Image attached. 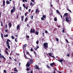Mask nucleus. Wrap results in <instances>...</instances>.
Returning a JSON list of instances; mask_svg holds the SVG:
<instances>
[{
	"mask_svg": "<svg viewBox=\"0 0 73 73\" xmlns=\"http://www.w3.org/2000/svg\"><path fill=\"white\" fill-rule=\"evenodd\" d=\"M16 9V7L15 6H13V9L11 10V13L12 14V15L13 14V13L15 12V10Z\"/></svg>",
	"mask_w": 73,
	"mask_h": 73,
	"instance_id": "f257e3e1",
	"label": "nucleus"
},
{
	"mask_svg": "<svg viewBox=\"0 0 73 73\" xmlns=\"http://www.w3.org/2000/svg\"><path fill=\"white\" fill-rule=\"evenodd\" d=\"M48 43H44V49H47L48 47Z\"/></svg>",
	"mask_w": 73,
	"mask_h": 73,
	"instance_id": "f03ea898",
	"label": "nucleus"
},
{
	"mask_svg": "<svg viewBox=\"0 0 73 73\" xmlns=\"http://www.w3.org/2000/svg\"><path fill=\"white\" fill-rule=\"evenodd\" d=\"M46 19V15H43L42 17L41 18V20H45V19Z\"/></svg>",
	"mask_w": 73,
	"mask_h": 73,
	"instance_id": "7ed1b4c3",
	"label": "nucleus"
},
{
	"mask_svg": "<svg viewBox=\"0 0 73 73\" xmlns=\"http://www.w3.org/2000/svg\"><path fill=\"white\" fill-rule=\"evenodd\" d=\"M2 57L3 58L4 60H6V59L5 57H4V56L3 55H1V53H0V58H2Z\"/></svg>",
	"mask_w": 73,
	"mask_h": 73,
	"instance_id": "20e7f679",
	"label": "nucleus"
},
{
	"mask_svg": "<svg viewBox=\"0 0 73 73\" xmlns=\"http://www.w3.org/2000/svg\"><path fill=\"white\" fill-rule=\"evenodd\" d=\"M5 1L4 0H3V5H1V7H3V6L4 7H5Z\"/></svg>",
	"mask_w": 73,
	"mask_h": 73,
	"instance_id": "39448f33",
	"label": "nucleus"
},
{
	"mask_svg": "<svg viewBox=\"0 0 73 73\" xmlns=\"http://www.w3.org/2000/svg\"><path fill=\"white\" fill-rule=\"evenodd\" d=\"M30 33H35V29H34L33 30L32 29H31L30 30Z\"/></svg>",
	"mask_w": 73,
	"mask_h": 73,
	"instance_id": "423d86ee",
	"label": "nucleus"
},
{
	"mask_svg": "<svg viewBox=\"0 0 73 73\" xmlns=\"http://www.w3.org/2000/svg\"><path fill=\"white\" fill-rule=\"evenodd\" d=\"M29 63L31 64V65H32L33 63V59H31L30 60V61L29 62Z\"/></svg>",
	"mask_w": 73,
	"mask_h": 73,
	"instance_id": "0eeeda50",
	"label": "nucleus"
},
{
	"mask_svg": "<svg viewBox=\"0 0 73 73\" xmlns=\"http://www.w3.org/2000/svg\"><path fill=\"white\" fill-rule=\"evenodd\" d=\"M30 65L31 64L29 63V62H28L26 64V66L27 67H29L30 66Z\"/></svg>",
	"mask_w": 73,
	"mask_h": 73,
	"instance_id": "6e6552de",
	"label": "nucleus"
},
{
	"mask_svg": "<svg viewBox=\"0 0 73 73\" xmlns=\"http://www.w3.org/2000/svg\"><path fill=\"white\" fill-rule=\"evenodd\" d=\"M48 54L49 55V56L50 57H53V58H55V57H54V56H53V55H52V53H48Z\"/></svg>",
	"mask_w": 73,
	"mask_h": 73,
	"instance_id": "1a4fd4ad",
	"label": "nucleus"
},
{
	"mask_svg": "<svg viewBox=\"0 0 73 73\" xmlns=\"http://www.w3.org/2000/svg\"><path fill=\"white\" fill-rule=\"evenodd\" d=\"M66 22H67V23H68L69 21V18L68 17H66Z\"/></svg>",
	"mask_w": 73,
	"mask_h": 73,
	"instance_id": "9d476101",
	"label": "nucleus"
},
{
	"mask_svg": "<svg viewBox=\"0 0 73 73\" xmlns=\"http://www.w3.org/2000/svg\"><path fill=\"white\" fill-rule=\"evenodd\" d=\"M50 66H53V65H54V66H55V65H56V64H55V63L53 62L52 63H50Z\"/></svg>",
	"mask_w": 73,
	"mask_h": 73,
	"instance_id": "9b49d317",
	"label": "nucleus"
},
{
	"mask_svg": "<svg viewBox=\"0 0 73 73\" xmlns=\"http://www.w3.org/2000/svg\"><path fill=\"white\" fill-rule=\"evenodd\" d=\"M58 61H59L60 62H61V63L62 64V62H63V59H62L58 60Z\"/></svg>",
	"mask_w": 73,
	"mask_h": 73,
	"instance_id": "f8f14e48",
	"label": "nucleus"
},
{
	"mask_svg": "<svg viewBox=\"0 0 73 73\" xmlns=\"http://www.w3.org/2000/svg\"><path fill=\"white\" fill-rule=\"evenodd\" d=\"M8 25L9 28H11V27H12V24H11V23H9L8 24Z\"/></svg>",
	"mask_w": 73,
	"mask_h": 73,
	"instance_id": "ddd939ff",
	"label": "nucleus"
},
{
	"mask_svg": "<svg viewBox=\"0 0 73 73\" xmlns=\"http://www.w3.org/2000/svg\"><path fill=\"white\" fill-rule=\"evenodd\" d=\"M24 16H21V20L23 21H24Z\"/></svg>",
	"mask_w": 73,
	"mask_h": 73,
	"instance_id": "4468645a",
	"label": "nucleus"
},
{
	"mask_svg": "<svg viewBox=\"0 0 73 73\" xmlns=\"http://www.w3.org/2000/svg\"><path fill=\"white\" fill-rule=\"evenodd\" d=\"M11 42V40H9V39H8L7 40V42H6L7 44H9V42Z\"/></svg>",
	"mask_w": 73,
	"mask_h": 73,
	"instance_id": "2eb2a0df",
	"label": "nucleus"
},
{
	"mask_svg": "<svg viewBox=\"0 0 73 73\" xmlns=\"http://www.w3.org/2000/svg\"><path fill=\"white\" fill-rule=\"evenodd\" d=\"M17 30H19V29H20V25H17Z\"/></svg>",
	"mask_w": 73,
	"mask_h": 73,
	"instance_id": "dca6fc26",
	"label": "nucleus"
},
{
	"mask_svg": "<svg viewBox=\"0 0 73 73\" xmlns=\"http://www.w3.org/2000/svg\"><path fill=\"white\" fill-rule=\"evenodd\" d=\"M7 46L9 49H10V46H9V44H7Z\"/></svg>",
	"mask_w": 73,
	"mask_h": 73,
	"instance_id": "f3484780",
	"label": "nucleus"
},
{
	"mask_svg": "<svg viewBox=\"0 0 73 73\" xmlns=\"http://www.w3.org/2000/svg\"><path fill=\"white\" fill-rule=\"evenodd\" d=\"M14 72H18V70L16 69V68H15V69L14 70Z\"/></svg>",
	"mask_w": 73,
	"mask_h": 73,
	"instance_id": "a211bd4d",
	"label": "nucleus"
},
{
	"mask_svg": "<svg viewBox=\"0 0 73 73\" xmlns=\"http://www.w3.org/2000/svg\"><path fill=\"white\" fill-rule=\"evenodd\" d=\"M30 5L31 6V7H33V5H34V4L33 3H32V2H31V3H30Z\"/></svg>",
	"mask_w": 73,
	"mask_h": 73,
	"instance_id": "6ab92c4d",
	"label": "nucleus"
},
{
	"mask_svg": "<svg viewBox=\"0 0 73 73\" xmlns=\"http://www.w3.org/2000/svg\"><path fill=\"white\" fill-rule=\"evenodd\" d=\"M36 69H39V70L40 69V68H39V67H38V66H37V65H36Z\"/></svg>",
	"mask_w": 73,
	"mask_h": 73,
	"instance_id": "aec40b11",
	"label": "nucleus"
},
{
	"mask_svg": "<svg viewBox=\"0 0 73 73\" xmlns=\"http://www.w3.org/2000/svg\"><path fill=\"white\" fill-rule=\"evenodd\" d=\"M35 34L36 35H38V31H36L35 32Z\"/></svg>",
	"mask_w": 73,
	"mask_h": 73,
	"instance_id": "412c9836",
	"label": "nucleus"
},
{
	"mask_svg": "<svg viewBox=\"0 0 73 73\" xmlns=\"http://www.w3.org/2000/svg\"><path fill=\"white\" fill-rule=\"evenodd\" d=\"M68 13H66L64 14V16H68Z\"/></svg>",
	"mask_w": 73,
	"mask_h": 73,
	"instance_id": "4be33fe9",
	"label": "nucleus"
},
{
	"mask_svg": "<svg viewBox=\"0 0 73 73\" xmlns=\"http://www.w3.org/2000/svg\"><path fill=\"white\" fill-rule=\"evenodd\" d=\"M6 3V4H10V2H9V1H7Z\"/></svg>",
	"mask_w": 73,
	"mask_h": 73,
	"instance_id": "5701e85b",
	"label": "nucleus"
},
{
	"mask_svg": "<svg viewBox=\"0 0 73 73\" xmlns=\"http://www.w3.org/2000/svg\"><path fill=\"white\" fill-rule=\"evenodd\" d=\"M54 20L55 21H57V18L56 17H55L54 18Z\"/></svg>",
	"mask_w": 73,
	"mask_h": 73,
	"instance_id": "b1692460",
	"label": "nucleus"
},
{
	"mask_svg": "<svg viewBox=\"0 0 73 73\" xmlns=\"http://www.w3.org/2000/svg\"><path fill=\"white\" fill-rule=\"evenodd\" d=\"M27 44H25L24 46H23V48H26L27 47Z\"/></svg>",
	"mask_w": 73,
	"mask_h": 73,
	"instance_id": "393cba45",
	"label": "nucleus"
},
{
	"mask_svg": "<svg viewBox=\"0 0 73 73\" xmlns=\"http://www.w3.org/2000/svg\"><path fill=\"white\" fill-rule=\"evenodd\" d=\"M8 36V35L6 34L4 36V37H7Z\"/></svg>",
	"mask_w": 73,
	"mask_h": 73,
	"instance_id": "a878e982",
	"label": "nucleus"
},
{
	"mask_svg": "<svg viewBox=\"0 0 73 73\" xmlns=\"http://www.w3.org/2000/svg\"><path fill=\"white\" fill-rule=\"evenodd\" d=\"M27 20H28V18L26 17L25 20V21H27Z\"/></svg>",
	"mask_w": 73,
	"mask_h": 73,
	"instance_id": "bb28decb",
	"label": "nucleus"
},
{
	"mask_svg": "<svg viewBox=\"0 0 73 73\" xmlns=\"http://www.w3.org/2000/svg\"><path fill=\"white\" fill-rule=\"evenodd\" d=\"M5 29H7V27H8V25L6 24L5 26Z\"/></svg>",
	"mask_w": 73,
	"mask_h": 73,
	"instance_id": "cd10ccee",
	"label": "nucleus"
},
{
	"mask_svg": "<svg viewBox=\"0 0 73 73\" xmlns=\"http://www.w3.org/2000/svg\"><path fill=\"white\" fill-rule=\"evenodd\" d=\"M28 14V13L27 12H26L25 14V16H27V15Z\"/></svg>",
	"mask_w": 73,
	"mask_h": 73,
	"instance_id": "c85d7f7f",
	"label": "nucleus"
},
{
	"mask_svg": "<svg viewBox=\"0 0 73 73\" xmlns=\"http://www.w3.org/2000/svg\"><path fill=\"white\" fill-rule=\"evenodd\" d=\"M56 12L57 13H58V14L60 15V12L58 11V10L56 11Z\"/></svg>",
	"mask_w": 73,
	"mask_h": 73,
	"instance_id": "c756f323",
	"label": "nucleus"
},
{
	"mask_svg": "<svg viewBox=\"0 0 73 73\" xmlns=\"http://www.w3.org/2000/svg\"><path fill=\"white\" fill-rule=\"evenodd\" d=\"M5 52L6 53V54H8V55H9V53H8V51H7V50H6L5 51Z\"/></svg>",
	"mask_w": 73,
	"mask_h": 73,
	"instance_id": "7c9ffc66",
	"label": "nucleus"
},
{
	"mask_svg": "<svg viewBox=\"0 0 73 73\" xmlns=\"http://www.w3.org/2000/svg\"><path fill=\"white\" fill-rule=\"evenodd\" d=\"M1 37L2 39H3V34L2 33L1 34Z\"/></svg>",
	"mask_w": 73,
	"mask_h": 73,
	"instance_id": "2f4dec72",
	"label": "nucleus"
},
{
	"mask_svg": "<svg viewBox=\"0 0 73 73\" xmlns=\"http://www.w3.org/2000/svg\"><path fill=\"white\" fill-rule=\"evenodd\" d=\"M56 40L57 42H58V41H59V39H58V38H56Z\"/></svg>",
	"mask_w": 73,
	"mask_h": 73,
	"instance_id": "473e14b6",
	"label": "nucleus"
},
{
	"mask_svg": "<svg viewBox=\"0 0 73 73\" xmlns=\"http://www.w3.org/2000/svg\"><path fill=\"white\" fill-rule=\"evenodd\" d=\"M23 1L24 3L25 1V2H27V0H23Z\"/></svg>",
	"mask_w": 73,
	"mask_h": 73,
	"instance_id": "72a5a7b5",
	"label": "nucleus"
},
{
	"mask_svg": "<svg viewBox=\"0 0 73 73\" xmlns=\"http://www.w3.org/2000/svg\"><path fill=\"white\" fill-rule=\"evenodd\" d=\"M38 12V9H36L35 12V13H37V12Z\"/></svg>",
	"mask_w": 73,
	"mask_h": 73,
	"instance_id": "f704fd0d",
	"label": "nucleus"
},
{
	"mask_svg": "<svg viewBox=\"0 0 73 73\" xmlns=\"http://www.w3.org/2000/svg\"><path fill=\"white\" fill-rule=\"evenodd\" d=\"M11 38L12 39H14V38H15L14 37V36H11Z\"/></svg>",
	"mask_w": 73,
	"mask_h": 73,
	"instance_id": "c9c22d12",
	"label": "nucleus"
},
{
	"mask_svg": "<svg viewBox=\"0 0 73 73\" xmlns=\"http://www.w3.org/2000/svg\"><path fill=\"white\" fill-rule=\"evenodd\" d=\"M31 19H33V15H32L31 16Z\"/></svg>",
	"mask_w": 73,
	"mask_h": 73,
	"instance_id": "e433bc0d",
	"label": "nucleus"
},
{
	"mask_svg": "<svg viewBox=\"0 0 73 73\" xmlns=\"http://www.w3.org/2000/svg\"><path fill=\"white\" fill-rule=\"evenodd\" d=\"M25 58H27V59H29V58H27V56H25Z\"/></svg>",
	"mask_w": 73,
	"mask_h": 73,
	"instance_id": "4c0bfd02",
	"label": "nucleus"
},
{
	"mask_svg": "<svg viewBox=\"0 0 73 73\" xmlns=\"http://www.w3.org/2000/svg\"><path fill=\"white\" fill-rule=\"evenodd\" d=\"M30 69H29V68H27V70L28 71H29V70H30Z\"/></svg>",
	"mask_w": 73,
	"mask_h": 73,
	"instance_id": "58836bf2",
	"label": "nucleus"
},
{
	"mask_svg": "<svg viewBox=\"0 0 73 73\" xmlns=\"http://www.w3.org/2000/svg\"><path fill=\"white\" fill-rule=\"evenodd\" d=\"M39 43V42H38V41L37 40L36 41V44H38Z\"/></svg>",
	"mask_w": 73,
	"mask_h": 73,
	"instance_id": "ea45409f",
	"label": "nucleus"
},
{
	"mask_svg": "<svg viewBox=\"0 0 73 73\" xmlns=\"http://www.w3.org/2000/svg\"><path fill=\"white\" fill-rule=\"evenodd\" d=\"M23 7L24 8H25V4H23Z\"/></svg>",
	"mask_w": 73,
	"mask_h": 73,
	"instance_id": "a19ab883",
	"label": "nucleus"
},
{
	"mask_svg": "<svg viewBox=\"0 0 73 73\" xmlns=\"http://www.w3.org/2000/svg\"><path fill=\"white\" fill-rule=\"evenodd\" d=\"M34 54H35V55H36V54H37V53H36V51H34Z\"/></svg>",
	"mask_w": 73,
	"mask_h": 73,
	"instance_id": "79ce46f5",
	"label": "nucleus"
},
{
	"mask_svg": "<svg viewBox=\"0 0 73 73\" xmlns=\"http://www.w3.org/2000/svg\"><path fill=\"white\" fill-rule=\"evenodd\" d=\"M26 53L27 54H28V55H29V54H29V53L28 52H26Z\"/></svg>",
	"mask_w": 73,
	"mask_h": 73,
	"instance_id": "37998d69",
	"label": "nucleus"
},
{
	"mask_svg": "<svg viewBox=\"0 0 73 73\" xmlns=\"http://www.w3.org/2000/svg\"><path fill=\"white\" fill-rule=\"evenodd\" d=\"M26 37H27L28 38H29V36L28 35H26Z\"/></svg>",
	"mask_w": 73,
	"mask_h": 73,
	"instance_id": "c03bdc74",
	"label": "nucleus"
},
{
	"mask_svg": "<svg viewBox=\"0 0 73 73\" xmlns=\"http://www.w3.org/2000/svg\"><path fill=\"white\" fill-rule=\"evenodd\" d=\"M1 26H3V22H1Z\"/></svg>",
	"mask_w": 73,
	"mask_h": 73,
	"instance_id": "a18cd8bd",
	"label": "nucleus"
},
{
	"mask_svg": "<svg viewBox=\"0 0 73 73\" xmlns=\"http://www.w3.org/2000/svg\"><path fill=\"white\" fill-rule=\"evenodd\" d=\"M30 50L31 52H32V51H33V49L32 48H31L30 49Z\"/></svg>",
	"mask_w": 73,
	"mask_h": 73,
	"instance_id": "49530a36",
	"label": "nucleus"
},
{
	"mask_svg": "<svg viewBox=\"0 0 73 73\" xmlns=\"http://www.w3.org/2000/svg\"><path fill=\"white\" fill-rule=\"evenodd\" d=\"M47 68H50L49 67V66H48V65H47Z\"/></svg>",
	"mask_w": 73,
	"mask_h": 73,
	"instance_id": "de8ad7c7",
	"label": "nucleus"
},
{
	"mask_svg": "<svg viewBox=\"0 0 73 73\" xmlns=\"http://www.w3.org/2000/svg\"><path fill=\"white\" fill-rule=\"evenodd\" d=\"M31 9H30L29 10V13H30V12H31Z\"/></svg>",
	"mask_w": 73,
	"mask_h": 73,
	"instance_id": "09e8293b",
	"label": "nucleus"
},
{
	"mask_svg": "<svg viewBox=\"0 0 73 73\" xmlns=\"http://www.w3.org/2000/svg\"><path fill=\"white\" fill-rule=\"evenodd\" d=\"M9 58L11 60H12V58H11V57H9Z\"/></svg>",
	"mask_w": 73,
	"mask_h": 73,
	"instance_id": "8fccbe9b",
	"label": "nucleus"
},
{
	"mask_svg": "<svg viewBox=\"0 0 73 73\" xmlns=\"http://www.w3.org/2000/svg\"><path fill=\"white\" fill-rule=\"evenodd\" d=\"M25 8L26 9H28V6L27 7H25Z\"/></svg>",
	"mask_w": 73,
	"mask_h": 73,
	"instance_id": "3c124183",
	"label": "nucleus"
},
{
	"mask_svg": "<svg viewBox=\"0 0 73 73\" xmlns=\"http://www.w3.org/2000/svg\"><path fill=\"white\" fill-rule=\"evenodd\" d=\"M4 73H7V71L5 70H4Z\"/></svg>",
	"mask_w": 73,
	"mask_h": 73,
	"instance_id": "603ef678",
	"label": "nucleus"
},
{
	"mask_svg": "<svg viewBox=\"0 0 73 73\" xmlns=\"http://www.w3.org/2000/svg\"><path fill=\"white\" fill-rule=\"evenodd\" d=\"M5 32L6 33H7V32H8V30L7 29L5 31Z\"/></svg>",
	"mask_w": 73,
	"mask_h": 73,
	"instance_id": "864d4df0",
	"label": "nucleus"
},
{
	"mask_svg": "<svg viewBox=\"0 0 73 73\" xmlns=\"http://www.w3.org/2000/svg\"><path fill=\"white\" fill-rule=\"evenodd\" d=\"M63 33H65V31H64V29H63V30H62Z\"/></svg>",
	"mask_w": 73,
	"mask_h": 73,
	"instance_id": "5fc2aeb1",
	"label": "nucleus"
},
{
	"mask_svg": "<svg viewBox=\"0 0 73 73\" xmlns=\"http://www.w3.org/2000/svg\"><path fill=\"white\" fill-rule=\"evenodd\" d=\"M45 33H48V31L46 30L45 31Z\"/></svg>",
	"mask_w": 73,
	"mask_h": 73,
	"instance_id": "6e6d98bb",
	"label": "nucleus"
},
{
	"mask_svg": "<svg viewBox=\"0 0 73 73\" xmlns=\"http://www.w3.org/2000/svg\"><path fill=\"white\" fill-rule=\"evenodd\" d=\"M66 41L67 42H69L68 41V40L67 39H66Z\"/></svg>",
	"mask_w": 73,
	"mask_h": 73,
	"instance_id": "4d7b16f0",
	"label": "nucleus"
},
{
	"mask_svg": "<svg viewBox=\"0 0 73 73\" xmlns=\"http://www.w3.org/2000/svg\"><path fill=\"white\" fill-rule=\"evenodd\" d=\"M29 56H30V57L32 58V55H31L30 54H29Z\"/></svg>",
	"mask_w": 73,
	"mask_h": 73,
	"instance_id": "13d9d810",
	"label": "nucleus"
},
{
	"mask_svg": "<svg viewBox=\"0 0 73 73\" xmlns=\"http://www.w3.org/2000/svg\"><path fill=\"white\" fill-rule=\"evenodd\" d=\"M1 13L0 12V18H1Z\"/></svg>",
	"mask_w": 73,
	"mask_h": 73,
	"instance_id": "bf43d9fd",
	"label": "nucleus"
},
{
	"mask_svg": "<svg viewBox=\"0 0 73 73\" xmlns=\"http://www.w3.org/2000/svg\"><path fill=\"white\" fill-rule=\"evenodd\" d=\"M67 56L68 57H69V56H70V55L69 54H67Z\"/></svg>",
	"mask_w": 73,
	"mask_h": 73,
	"instance_id": "052dcab7",
	"label": "nucleus"
},
{
	"mask_svg": "<svg viewBox=\"0 0 73 73\" xmlns=\"http://www.w3.org/2000/svg\"><path fill=\"white\" fill-rule=\"evenodd\" d=\"M36 46H37V47L36 48L38 49V48H39V46H38V45H37Z\"/></svg>",
	"mask_w": 73,
	"mask_h": 73,
	"instance_id": "680f3d73",
	"label": "nucleus"
},
{
	"mask_svg": "<svg viewBox=\"0 0 73 73\" xmlns=\"http://www.w3.org/2000/svg\"><path fill=\"white\" fill-rule=\"evenodd\" d=\"M27 27H29V24H27Z\"/></svg>",
	"mask_w": 73,
	"mask_h": 73,
	"instance_id": "e2e57ef3",
	"label": "nucleus"
},
{
	"mask_svg": "<svg viewBox=\"0 0 73 73\" xmlns=\"http://www.w3.org/2000/svg\"><path fill=\"white\" fill-rule=\"evenodd\" d=\"M19 9H20V11H21V7H20Z\"/></svg>",
	"mask_w": 73,
	"mask_h": 73,
	"instance_id": "0e129e2a",
	"label": "nucleus"
},
{
	"mask_svg": "<svg viewBox=\"0 0 73 73\" xmlns=\"http://www.w3.org/2000/svg\"><path fill=\"white\" fill-rule=\"evenodd\" d=\"M31 1L33 3V2H34V1H35V0H31Z\"/></svg>",
	"mask_w": 73,
	"mask_h": 73,
	"instance_id": "69168bd1",
	"label": "nucleus"
},
{
	"mask_svg": "<svg viewBox=\"0 0 73 73\" xmlns=\"http://www.w3.org/2000/svg\"><path fill=\"white\" fill-rule=\"evenodd\" d=\"M42 36H44V33H42Z\"/></svg>",
	"mask_w": 73,
	"mask_h": 73,
	"instance_id": "338daca9",
	"label": "nucleus"
},
{
	"mask_svg": "<svg viewBox=\"0 0 73 73\" xmlns=\"http://www.w3.org/2000/svg\"><path fill=\"white\" fill-rule=\"evenodd\" d=\"M68 11H69V12L70 13L72 12L71 11H70V9L68 10Z\"/></svg>",
	"mask_w": 73,
	"mask_h": 73,
	"instance_id": "774afa93",
	"label": "nucleus"
}]
</instances>
